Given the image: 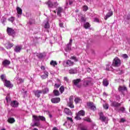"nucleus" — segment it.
Returning <instances> with one entry per match:
<instances>
[{
	"instance_id": "69168bd1",
	"label": "nucleus",
	"mask_w": 130,
	"mask_h": 130,
	"mask_svg": "<svg viewBox=\"0 0 130 130\" xmlns=\"http://www.w3.org/2000/svg\"><path fill=\"white\" fill-rule=\"evenodd\" d=\"M52 130H59L58 128L56 127H54L52 129Z\"/></svg>"
},
{
	"instance_id": "1a4fd4ad",
	"label": "nucleus",
	"mask_w": 130,
	"mask_h": 130,
	"mask_svg": "<svg viewBox=\"0 0 130 130\" xmlns=\"http://www.w3.org/2000/svg\"><path fill=\"white\" fill-rule=\"evenodd\" d=\"M72 43H73V39H71L69 43L66 46V48L64 49V50L67 51V52L70 51V50L72 49Z\"/></svg>"
},
{
	"instance_id": "473e14b6",
	"label": "nucleus",
	"mask_w": 130,
	"mask_h": 130,
	"mask_svg": "<svg viewBox=\"0 0 130 130\" xmlns=\"http://www.w3.org/2000/svg\"><path fill=\"white\" fill-rule=\"evenodd\" d=\"M51 66H53V67H55L57 64V62L54 60H51L50 62Z\"/></svg>"
},
{
	"instance_id": "052dcab7",
	"label": "nucleus",
	"mask_w": 130,
	"mask_h": 130,
	"mask_svg": "<svg viewBox=\"0 0 130 130\" xmlns=\"http://www.w3.org/2000/svg\"><path fill=\"white\" fill-rule=\"evenodd\" d=\"M69 5L71 6V5H73V1L72 0H69Z\"/></svg>"
},
{
	"instance_id": "2eb2a0df",
	"label": "nucleus",
	"mask_w": 130,
	"mask_h": 130,
	"mask_svg": "<svg viewBox=\"0 0 130 130\" xmlns=\"http://www.w3.org/2000/svg\"><path fill=\"white\" fill-rule=\"evenodd\" d=\"M14 80L17 81V84H22V83H24V80L19 78V74L17 75L16 77L14 78Z\"/></svg>"
},
{
	"instance_id": "8fccbe9b",
	"label": "nucleus",
	"mask_w": 130,
	"mask_h": 130,
	"mask_svg": "<svg viewBox=\"0 0 130 130\" xmlns=\"http://www.w3.org/2000/svg\"><path fill=\"white\" fill-rule=\"evenodd\" d=\"M126 121L125 118H121L119 122H124Z\"/></svg>"
},
{
	"instance_id": "7ed1b4c3",
	"label": "nucleus",
	"mask_w": 130,
	"mask_h": 130,
	"mask_svg": "<svg viewBox=\"0 0 130 130\" xmlns=\"http://www.w3.org/2000/svg\"><path fill=\"white\" fill-rule=\"evenodd\" d=\"M7 33L8 35H9V36H12L13 38L15 37L16 35V31H15V30H14V29L11 27H7Z\"/></svg>"
},
{
	"instance_id": "b1692460",
	"label": "nucleus",
	"mask_w": 130,
	"mask_h": 130,
	"mask_svg": "<svg viewBox=\"0 0 130 130\" xmlns=\"http://www.w3.org/2000/svg\"><path fill=\"white\" fill-rule=\"evenodd\" d=\"M62 11H63V10L62 9V8L61 7L58 8L57 14V15L59 16V17H60L61 16V13H62Z\"/></svg>"
},
{
	"instance_id": "e2e57ef3",
	"label": "nucleus",
	"mask_w": 130,
	"mask_h": 130,
	"mask_svg": "<svg viewBox=\"0 0 130 130\" xmlns=\"http://www.w3.org/2000/svg\"><path fill=\"white\" fill-rule=\"evenodd\" d=\"M56 16L55 15H52V20H54L55 19Z\"/></svg>"
},
{
	"instance_id": "a211bd4d",
	"label": "nucleus",
	"mask_w": 130,
	"mask_h": 130,
	"mask_svg": "<svg viewBox=\"0 0 130 130\" xmlns=\"http://www.w3.org/2000/svg\"><path fill=\"white\" fill-rule=\"evenodd\" d=\"M100 119H101L102 121L104 122H105V121H107V120H108L107 117L104 116V115H103V113H101L100 114Z\"/></svg>"
},
{
	"instance_id": "ddd939ff",
	"label": "nucleus",
	"mask_w": 130,
	"mask_h": 130,
	"mask_svg": "<svg viewBox=\"0 0 130 130\" xmlns=\"http://www.w3.org/2000/svg\"><path fill=\"white\" fill-rule=\"evenodd\" d=\"M4 83L5 86L7 88H13L14 86L12 83H11V81L9 80H5V81L4 82Z\"/></svg>"
},
{
	"instance_id": "864d4df0",
	"label": "nucleus",
	"mask_w": 130,
	"mask_h": 130,
	"mask_svg": "<svg viewBox=\"0 0 130 130\" xmlns=\"http://www.w3.org/2000/svg\"><path fill=\"white\" fill-rule=\"evenodd\" d=\"M44 74L46 76V77H48V72L46 71H44Z\"/></svg>"
},
{
	"instance_id": "4c0bfd02",
	"label": "nucleus",
	"mask_w": 130,
	"mask_h": 130,
	"mask_svg": "<svg viewBox=\"0 0 130 130\" xmlns=\"http://www.w3.org/2000/svg\"><path fill=\"white\" fill-rule=\"evenodd\" d=\"M85 121H87V122H91V119L89 117H85L83 119Z\"/></svg>"
},
{
	"instance_id": "423d86ee",
	"label": "nucleus",
	"mask_w": 130,
	"mask_h": 130,
	"mask_svg": "<svg viewBox=\"0 0 130 130\" xmlns=\"http://www.w3.org/2000/svg\"><path fill=\"white\" fill-rule=\"evenodd\" d=\"M63 64H65L67 68H70V67H73L75 64V62L71 60H67L63 61Z\"/></svg>"
},
{
	"instance_id": "4d7b16f0",
	"label": "nucleus",
	"mask_w": 130,
	"mask_h": 130,
	"mask_svg": "<svg viewBox=\"0 0 130 130\" xmlns=\"http://www.w3.org/2000/svg\"><path fill=\"white\" fill-rule=\"evenodd\" d=\"M64 80H65L67 83L69 82V79L68 78V77H64Z\"/></svg>"
},
{
	"instance_id": "0e129e2a",
	"label": "nucleus",
	"mask_w": 130,
	"mask_h": 130,
	"mask_svg": "<svg viewBox=\"0 0 130 130\" xmlns=\"http://www.w3.org/2000/svg\"><path fill=\"white\" fill-rule=\"evenodd\" d=\"M6 99L7 102H9L10 101V98H8V96L6 98Z\"/></svg>"
},
{
	"instance_id": "393cba45",
	"label": "nucleus",
	"mask_w": 130,
	"mask_h": 130,
	"mask_svg": "<svg viewBox=\"0 0 130 130\" xmlns=\"http://www.w3.org/2000/svg\"><path fill=\"white\" fill-rule=\"evenodd\" d=\"M22 49V46H16L14 50L15 52H20Z\"/></svg>"
},
{
	"instance_id": "774afa93",
	"label": "nucleus",
	"mask_w": 130,
	"mask_h": 130,
	"mask_svg": "<svg viewBox=\"0 0 130 130\" xmlns=\"http://www.w3.org/2000/svg\"><path fill=\"white\" fill-rule=\"evenodd\" d=\"M49 116L50 118H52V115H51V114H49Z\"/></svg>"
},
{
	"instance_id": "4be33fe9",
	"label": "nucleus",
	"mask_w": 130,
	"mask_h": 130,
	"mask_svg": "<svg viewBox=\"0 0 130 130\" xmlns=\"http://www.w3.org/2000/svg\"><path fill=\"white\" fill-rule=\"evenodd\" d=\"M11 106L12 107H18L19 106V103L17 101H13L11 103Z\"/></svg>"
},
{
	"instance_id": "cd10ccee",
	"label": "nucleus",
	"mask_w": 130,
	"mask_h": 130,
	"mask_svg": "<svg viewBox=\"0 0 130 130\" xmlns=\"http://www.w3.org/2000/svg\"><path fill=\"white\" fill-rule=\"evenodd\" d=\"M76 104H78V103H81L82 100L80 98H76L74 100Z\"/></svg>"
},
{
	"instance_id": "7c9ffc66",
	"label": "nucleus",
	"mask_w": 130,
	"mask_h": 130,
	"mask_svg": "<svg viewBox=\"0 0 130 130\" xmlns=\"http://www.w3.org/2000/svg\"><path fill=\"white\" fill-rule=\"evenodd\" d=\"M67 122H70V124H73V123L74 122V121L73 120V118L71 117H67Z\"/></svg>"
},
{
	"instance_id": "39448f33",
	"label": "nucleus",
	"mask_w": 130,
	"mask_h": 130,
	"mask_svg": "<svg viewBox=\"0 0 130 130\" xmlns=\"http://www.w3.org/2000/svg\"><path fill=\"white\" fill-rule=\"evenodd\" d=\"M73 83L75 86L77 88H81L82 87V83H81V79H77L73 81Z\"/></svg>"
},
{
	"instance_id": "20e7f679",
	"label": "nucleus",
	"mask_w": 130,
	"mask_h": 130,
	"mask_svg": "<svg viewBox=\"0 0 130 130\" xmlns=\"http://www.w3.org/2000/svg\"><path fill=\"white\" fill-rule=\"evenodd\" d=\"M80 116H85V111L84 110H80L78 113L76 114V116L75 117V119L77 120H80L81 118Z\"/></svg>"
},
{
	"instance_id": "37998d69",
	"label": "nucleus",
	"mask_w": 130,
	"mask_h": 130,
	"mask_svg": "<svg viewBox=\"0 0 130 130\" xmlns=\"http://www.w3.org/2000/svg\"><path fill=\"white\" fill-rule=\"evenodd\" d=\"M59 91L60 93H62L64 91V87L63 86H61L59 88Z\"/></svg>"
},
{
	"instance_id": "603ef678",
	"label": "nucleus",
	"mask_w": 130,
	"mask_h": 130,
	"mask_svg": "<svg viewBox=\"0 0 130 130\" xmlns=\"http://www.w3.org/2000/svg\"><path fill=\"white\" fill-rule=\"evenodd\" d=\"M41 77L42 79H46L47 78H48V76H46L45 75H43Z\"/></svg>"
},
{
	"instance_id": "680f3d73",
	"label": "nucleus",
	"mask_w": 130,
	"mask_h": 130,
	"mask_svg": "<svg viewBox=\"0 0 130 130\" xmlns=\"http://www.w3.org/2000/svg\"><path fill=\"white\" fill-rule=\"evenodd\" d=\"M59 26L60 27H61V28H62L63 27V23H59Z\"/></svg>"
},
{
	"instance_id": "13d9d810",
	"label": "nucleus",
	"mask_w": 130,
	"mask_h": 130,
	"mask_svg": "<svg viewBox=\"0 0 130 130\" xmlns=\"http://www.w3.org/2000/svg\"><path fill=\"white\" fill-rule=\"evenodd\" d=\"M94 21L98 23V22H99V19L98 18H94Z\"/></svg>"
},
{
	"instance_id": "c85d7f7f",
	"label": "nucleus",
	"mask_w": 130,
	"mask_h": 130,
	"mask_svg": "<svg viewBox=\"0 0 130 130\" xmlns=\"http://www.w3.org/2000/svg\"><path fill=\"white\" fill-rule=\"evenodd\" d=\"M103 84L105 86V87H107L108 85H109V83H108V80L107 79H105L103 81Z\"/></svg>"
},
{
	"instance_id": "bf43d9fd",
	"label": "nucleus",
	"mask_w": 130,
	"mask_h": 130,
	"mask_svg": "<svg viewBox=\"0 0 130 130\" xmlns=\"http://www.w3.org/2000/svg\"><path fill=\"white\" fill-rule=\"evenodd\" d=\"M41 69L43 71H45V67L44 66H41Z\"/></svg>"
},
{
	"instance_id": "bb28decb",
	"label": "nucleus",
	"mask_w": 130,
	"mask_h": 130,
	"mask_svg": "<svg viewBox=\"0 0 130 130\" xmlns=\"http://www.w3.org/2000/svg\"><path fill=\"white\" fill-rule=\"evenodd\" d=\"M13 46L14 45L13 44V43H8L6 44V46L7 49H11V48H12V47H13Z\"/></svg>"
},
{
	"instance_id": "412c9836",
	"label": "nucleus",
	"mask_w": 130,
	"mask_h": 130,
	"mask_svg": "<svg viewBox=\"0 0 130 130\" xmlns=\"http://www.w3.org/2000/svg\"><path fill=\"white\" fill-rule=\"evenodd\" d=\"M64 112L67 115H73V113H72V111H71L69 108H65L64 110Z\"/></svg>"
},
{
	"instance_id": "338daca9",
	"label": "nucleus",
	"mask_w": 130,
	"mask_h": 130,
	"mask_svg": "<svg viewBox=\"0 0 130 130\" xmlns=\"http://www.w3.org/2000/svg\"><path fill=\"white\" fill-rule=\"evenodd\" d=\"M109 67V66H107V68L106 69V71H110V69L108 68Z\"/></svg>"
},
{
	"instance_id": "79ce46f5",
	"label": "nucleus",
	"mask_w": 130,
	"mask_h": 130,
	"mask_svg": "<svg viewBox=\"0 0 130 130\" xmlns=\"http://www.w3.org/2000/svg\"><path fill=\"white\" fill-rule=\"evenodd\" d=\"M6 21H7V19L4 17L2 18V19L1 20L2 23V24H3V25H5V22H6Z\"/></svg>"
},
{
	"instance_id": "6e6d98bb",
	"label": "nucleus",
	"mask_w": 130,
	"mask_h": 130,
	"mask_svg": "<svg viewBox=\"0 0 130 130\" xmlns=\"http://www.w3.org/2000/svg\"><path fill=\"white\" fill-rule=\"evenodd\" d=\"M71 58L72 59H74L75 61H77V60H78L75 56H72L71 57Z\"/></svg>"
},
{
	"instance_id": "58836bf2",
	"label": "nucleus",
	"mask_w": 130,
	"mask_h": 130,
	"mask_svg": "<svg viewBox=\"0 0 130 130\" xmlns=\"http://www.w3.org/2000/svg\"><path fill=\"white\" fill-rule=\"evenodd\" d=\"M80 22L81 23H85L86 22V17L82 16L81 18Z\"/></svg>"
},
{
	"instance_id": "f704fd0d",
	"label": "nucleus",
	"mask_w": 130,
	"mask_h": 130,
	"mask_svg": "<svg viewBox=\"0 0 130 130\" xmlns=\"http://www.w3.org/2000/svg\"><path fill=\"white\" fill-rule=\"evenodd\" d=\"M44 28L46 29L49 28V23L48 22V21H47L45 22Z\"/></svg>"
},
{
	"instance_id": "c9c22d12",
	"label": "nucleus",
	"mask_w": 130,
	"mask_h": 130,
	"mask_svg": "<svg viewBox=\"0 0 130 130\" xmlns=\"http://www.w3.org/2000/svg\"><path fill=\"white\" fill-rule=\"evenodd\" d=\"M37 55L38 56V58H43V54L42 53L40 54H36L35 53V55Z\"/></svg>"
},
{
	"instance_id": "09e8293b",
	"label": "nucleus",
	"mask_w": 130,
	"mask_h": 130,
	"mask_svg": "<svg viewBox=\"0 0 130 130\" xmlns=\"http://www.w3.org/2000/svg\"><path fill=\"white\" fill-rule=\"evenodd\" d=\"M104 108L105 109H108L109 108L108 105L107 104H105V105H104Z\"/></svg>"
},
{
	"instance_id": "6e6552de",
	"label": "nucleus",
	"mask_w": 130,
	"mask_h": 130,
	"mask_svg": "<svg viewBox=\"0 0 130 130\" xmlns=\"http://www.w3.org/2000/svg\"><path fill=\"white\" fill-rule=\"evenodd\" d=\"M58 4L57 2L52 3L51 1H49L47 3V5L48 8H56L57 6H58Z\"/></svg>"
},
{
	"instance_id": "9b49d317",
	"label": "nucleus",
	"mask_w": 130,
	"mask_h": 130,
	"mask_svg": "<svg viewBox=\"0 0 130 130\" xmlns=\"http://www.w3.org/2000/svg\"><path fill=\"white\" fill-rule=\"evenodd\" d=\"M73 103H74V97L70 96L69 101L68 103V106L70 108H74V105H73Z\"/></svg>"
},
{
	"instance_id": "f8f14e48",
	"label": "nucleus",
	"mask_w": 130,
	"mask_h": 130,
	"mask_svg": "<svg viewBox=\"0 0 130 130\" xmlns=\"http://www.w3.org/2000/svg\"><path fill=\"white\" fill-rule=\"evenodd\" d=\"M87 105L91 110H96V106L94 103L92 102L87 103Z\"/></svg>"
},
{
	"instance_id": "e433bc0d",
	"label": "nucleus",
	"mask_w": 130,
	"mask_h": 130,
	"mask_svg": "<svg viewBox=\"0 0 130 130\" xmlns=\"http://www.w3.org/2000/svg\"><path fill=\"white\" fill-rule=\"evenodd\" d=\"M53 93H54V95H55V96L59 95V91H58V90H54L53 91Z\"/></svg>"
},
{
	"instance_id": "5701e85b",
	"label": "nucleus",
	"mask_w": 130,
	"mask_h": 130,
	"mask_svg": "<svg viewBox=\"0 0 130 130\" xmlns=\"http://www.w3.org/2000/svg\"><path fill=\"white\" fill-rule=\"evenodd\" d=\"M112 15H113V12L111 11H110L105 16V20H107V19H108V18H110Z\"/></svg>"
},
{
	"instance_id": "3c124183",
	"label": "nucleus",
	"mask_w": 130,
	"mask_h": 130,
	"mask_svg": "<svg viewBox=\"0 0 130 130\" xmlns=\"http://www.w3.org/2000/svg\"><path fill=\"white\" fill-rule=\"evenodd\" d=\"M55 84H61L60 80H59V79H57Z\"/></svg>"
},
{
	"instance_id": "c756f323",
	"label": "nucleus",
	"mask_w": 130,
	"mask_h": 130,
	"mask_svg": "<svg viewBox=\"0 0 130 130\" xmlns=\"http://www.w3.org/2000/svg\"><path fill=\"white\" fill-rule=\"evenodd\" d=\"M8 121L9 122V123H14L16 120H15L14 118L10 117L8 118Z\"/></svg>"
},
{
	"instance_id": "2f4dec72",
	"label": "nucleus",
	"mask_w": 130,
	"mask_h": 130,
	"mask_svg": "<svg viewBox=\"0 0 130 130\" xmlns=\"http://www.w3.org/2000/svg\"><path fill=\"white\" fill-rule=\"evenodd\" d=\"M91 25H90V24L88 22H86L85 23H84V27L85 29H88V28H90V26Z\"/></svg>"
},
{
	"instance_id": "6ab92c4d",
	"label": "nucleus",
	"mask_w": 130,
	"mask_h": 130,
	"mask_svg": "<svg viewBox=\"0 0 130 130\" xmlns=\"http://www.w3.org/2000/svg\"><path fill=\"white\" fill-rule=\"evenodd\" d=\"M34 93L36 97L39 98L40 97L41 94H42V90H35L34 91Z\"/></svg>"
},
{
	"instance_id": "a18cd8bd",
	"label": "nucleus",
	"mask_w": 130,
	"mask_h": 130,
	"mask_svg": "<svg viewBox=\"0 0 130 130\" xmlns=\"http://www.w3.org/2000/svg\"><path fill=\"white\" fill-rule=\"evenodd\" d=\"M60 86H61V84L55 83V85H54V87H55V88L57 89L58 88H59V87H60Z\"/></svg>"
},
{
	"instance_id": "f257e3e1",
	"label": "nucleus",
	"mask_w": 130,
	"mask_h": 130,
	"mask_svg": "<svg viewBox=\"0 0 130 130\" xmlns=\"http://www.w3.org/2000/svg\"><path fill=\"white\" fill-rule=\"evenodd\" d=\"M45 121L46 119L43 116H32V122L33 123H31V126H38V127H40L41 124H40V121Z\"/></svg>"
},
{
	"instance_id": "4468645a",
	"label": "nucleus",
	"mask_w": 130,
	"mask_h": 130,
	"mask_svg": "<svg viewBox=\"0 0 130 130\" xmlns=\"http://www.w3.org/2000/svg\"><path fill=\"white\" fill-rule=\"evenodd\" d=\"M16 11L17 13L18 18H20V17L22 16V13L23 12V10H22V9H21V8L17 7L16 8Z\"/></svg>"
},
{
	"instance_id": "c03bdc74",
	"label": "nucleus",
	"mask_w": 130,
	"mask_h": 130,
	"mask_svg": "<svg viewBox=\"0 0 130 130\" xmlns=\"http://www.w3.org/2000/svg\"><path fill=\"white\" fill-rule=\"evenodd\" d=\"M8 20H9L10 22H12V23H13V22L14 21H15V17H14L12 16V17L9 18L8 19Z\"/></svg>"
},
{
	"instance_id": "ea45409f",
	"label": "nucleus",
	"mask_w": 130,
	"mask_h": 130,
	"mask_svg": "<svg viewBox=\"0 0 130 130\" xmlns=\"http://www.w3.org/2000/svg\"><path fill=\"white\" fill-rule=\"evenodd\" d=\"M1 79L4 81V82L7 81V79H6V76L5 75H1Z\"/></svg>"
},
{
	"instance_id": "0eeeda50",
	"label": "nucleus",
	"mask_w": 130,
	"mask_h": 130,
	"mask_svg": "<svg viewBox=\"0 0 130 130\" xmlns=\"http://www.w3.org/2000/svg\"><path fill=\"white\" fill-rule=\"evenodd\" d=\"M120 60L118 58H115L112 63L113 67H119L120 66Z\"/></svg>"
},
{
	"instance_id": "dca6fc26",
	"label": "nucleus",
	"mask_w": 130,
	"mask_h": 130,
	"mask_svg": "<svg viewBox=\"0 0 130 130\" xmlns=\"http://www.w3.org/2000/svg\"><path fill=\"white\" fill-rule=\"evenodd\" d=\"M119 92H124L125 91L126 92L127 91V88L125 86H119V88H118Z\"/></svg>"
},
{
	"instance_id": "f3484780",
	"label": "nucleus",
	"mask_w": 130,
	"mask_h": 130,
	"mask_svg": "<svg viewBox=\"0 0 130 130\" xmlns=\"http://www.w3.org/2000/svg\"><path fill=\"white\" fill-rule=\"evenodd\" d=\"M121 105V103H118L116 102H112L111 104V106H112L114 108H117V107H119Z\"/></svg>"
},
{
	"instance_id": "72a5a7b5",
	"label": "nucleus",
	"mask_w": 130,
	"mask_h": 130,
	"mask_svg": "<svg viewBox=\"0 0 130 130\" xmlns=\"http://www.w3.org/2000/svg\"><path fill=\"white\" fill-rule=\"evenodd\" d=\"M48 92H49V89L48 88H46L42 91V93H44V94H47Z\"/></svg>"
},
{
	"instance_id": "49530a36",
	"label": "nucleus",
	"mask_w": 130,
	"mask_h": 130,
	"mask_svg": "<svg viewBox=\"0 0 130 130\" xmlns=\"http://www.w3.org/2000/svg\"><path fill=\"white\" fill-rule=\"evenodd\" d=\"M83 10L84 11V12H86V11H88V6H84L83 7Z\"/></svg>"
},
{
	"instance_id": "a878e982",
	"label": "nucleus",
	"mask_w": 130,
	"mask_h": 130,
	"mask_svg": "<svg viewBox=\"0 0 130 130\" xmlns=\"http://www.w3.org/2000/svg\"><path fill=\"white\" fill-rule=\"evenodd\" d=\"M69 74H77V73H78V71L76 69H70L69 71Z\"/></svg>"
},
{
	"instance_id": "f03ea898",
	"label": "nucleus",
	"mask_w": 130,
	"mask_h": 130,
	"mask_svg": "<svg viewBox=\"0 0 130 130\" xmlns=\"http://www.w3.org/2000/svg\"><path fill=\"white\" fill-rule=\"evenodd\" d=\"M92 78L88 77L83 80V86L84 87H87L92 85Z\"/></svg>"
},
{
	"instance_id": "9d476101",
	"label": "nucleus",
	"mask_w": 130,
	"mask_h": 130,
	"mask_svg": "<svg viewBox=\"0 0 130 130\" xmlns=\"http://www.w3.org/2000/svg\"><path fill=\"white\" fill-rule=\"evenodd\" d=\"M2 64L4 68H8L11 64V61L5 59L3 61Z\"/></svg>"
},
{
	"instance_id": "a19ab883",
	"label": "nucleus",
	"mask_w": 130,
	"mask_h": 130,
	"mask_svg": "<svg viewBox=\"0 0 130 130\" xmlns=\"http://www.w3.org/2000/svg\"><path fill=\"white\" fill-rule=\"evenodd\" d=\"M121 111V112H125V108L124 107H121L119 110H118V112Z\"/></svg>"
},
{
	"instance_id": "de8ad7c7",
	"label": "nucleus",
	"mask_w": 130,
	"mask_h": 130,
	"mask_svg": "<svg viewBox=\"0 0 130 130\" xmlns=\"http://www.w3.org/2000/svg\"><path fill=\"white\" fill-rule=\"evenodd\" d=\"M122 57L123 58H128V56L126 54H124L122 55Z\"/></svg>"
},
{
	"instance_id": "5fc2aeb1",
	"label": "nucleus",
	"mask_w": 130,
	"mask_h": 130,
	"mask_svg": "<svg viewBox=\"0 0 130 130\" xmlns=\"http://www.w3.org/2000/svg\"><path fill=\"white\" fill-rule=\"evenodd\" d=\"M126 19L127 20H130V13H129L127 14Z\"/></svg>"
},
{
	"instance_id": "aec40b11",
	"label": "nucleus",
	"mask_w": 130,
	"mask_h": 130,
	"mask_svg": "<svg viewBox=\"0 0 130 130\" xmlns=\"http://www.w3.org/2000/svg\"><path fill=\"white\" fill-rule=\"evenodd\" d=\"M51 101L52 103H58L59 102H60V98H53L51 100Z\"/></svg>"
}]
</instances>
